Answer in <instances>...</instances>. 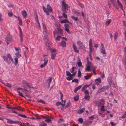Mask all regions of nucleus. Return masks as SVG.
Segmentation results:
<instances>
[{"label":"nucleus","instance_id":"10","mask_svg":"<svg viewBox=\"0 0 126 126\" xmlns=\"http://www.w3.org/2000/svg\"><path fill=\"white\" fill-rule=\"evenodd\" d=\"M23 84V86L25 88H26V86H28L29 88H30L31 87L28 84V83L26 81H24L22 82Z\"/></svg>","mask_w":126,"mask_h":126},{"label":"nucleus","instance_id":"55","mask_svg":"<svg viewBox=\"0 0 126 126\" xmlns=\"http://www.w3.org/2000/svg\"><path fill=\"white\" fill-rule=\"evenodd\" d=\"M40 126H46V124L44 122H42L41 123Z\"/></svg>","mask_w":126,"mask_h":126},{"label":"nucleus","instance_id":"22","mask_svg":"<svg viewBox=\"0 0 126 126\" xmlns=\"http://www.w3.org/2000/svg\"><path fill=\"white\" fill-rule=\"evenodd\" d=\"M15 55L16 57V58H19L21 56V55L19 53V52H16L15 53Z\"/></svg>","mask_w":126,"mask_h":126},{"label":"nucleus","instance_id":"59","mask_svg":"<svg viewBox=\"0 0 126 126\" xmlns=\"http://www.w3.org/2000/svg\"><path fill=\"white\" fill-rule=\"evenodd\" d=\"M78 80L77 79H73L72 80V82H75L76 83H78Z\"/></svg>","mask_w":126,"mask_h":126},{"label":"nucleus","instance_id":"18","mask_svg":"<svg viewBox=\"0 0 126 126\" xmlns=\"http://www.w3.org/2000/svg\"><path fill=\"white\" fill-rule=\"evenodd\" d=\"M73 47L74 51L78 53L79 52V50L77 49V47L75 45L73 44Z\"/></svg>","mask_w":126,"mask_h":126},{"label":"nucleus","instance_id":"2","mask_svg":"<svg viewBox=\"0 0 126 126\" xmlns=\"http://www.w3.org/2000/svg\"><path fill=\"white\" fill-rule=\"evenodd\" d=\"M2 57L4 59V61L7 63L8 64L10 63V61H11L12 63L13 62V60L10 54H8L6 57L3 56Z\"/></svg>","mask_w":126,"mask_h":126},{"label":"nucleus","instance_id":"38","mask_svg":"<svg viewBox=\"0 0 126 126\" xmlns=\"http://www.w3.org/2000/svg\"><path fill=\"white\" fill-rule=\"evenodd\" d=\"M77 64L78 66L79 67L82 66L81 62L79 59V61L77 62Z\"/></svg>","mask_w":126,"mask_h":126},{"label":"nucleus","instance_id":"42","mask_svg":"<svg viewBox=\"0 0 126 126\" xmlns=\"http://www.w3.org/2000/svg\"><path fill=\"white\" fill-rule=\"evenodd\" d=\"M92 39H90L89 41V46H93L92 43Z\"/></svg>","mask_w":126,"mask_h":126},{"label":"nucleus","instance_id":"63","mask_svg":"<svg viewBox=\"0 0 126 126\" xmlns=\"http://www.w3.org/2000/svg\"><path fill=\"white\" fill-rule=\"evenodd\" d=\"M8 15L9 16H11L13 14L11 12H9L8 13Z\"/></svg>","mask_w":126,"mask_h":126},{"label":"nucleus","instance_id":"17","mask_svg":"<svg viewBox=\"0 0 126 126\" xmlns=\"http://www.w3.org/2000/svg\"><path fill=\"white\" fill-rule=\"evenodd\" d=\"M117 2L118 5L120 7L121 9L123 11V7L122 4L120 2L119 0H117Z\"/></svg>","mask_w":126,"mask_h":126},{"label":"nucleus","instance_id":"51","mask_svg":"<svg viewBox=\"0 0 126 126\" xmlns=\"http://www.w3.org/2000/svg\"><path fill=\"white\" fill-rule=\"evenodd\" d=\"M89 49L90 51L91 52H92L94 50V48L93 47V46H90L89 47Z\"/></svg>","mask_w":126,"mask_h":126},{"label":"nucleus","instance_id":"7","mask_svg":"<svg viewBox=\"0 0 126 126\" xmlns=\"http://www.w3.org/2000/svg\"><path fill=\"white\" fill-rule=\"evenodd\" d=\"M100 50L101 52L104 54H106L105 50L104 48V47L102 43L101 44V46L100 47Z\"/></svg>","mask_w":126,"mask_h":126},{"label":"nucleus","instance_id":"11","mask_svg":"<svg viewBox=\"0 0 126 126\" xmlns=\"http://www.w3.org/2000/svg\"><path fill=\"white\" fill-rule=\"evenodd\" d=\"M57 33L58 34H60L62 35L63 34L62 30L59 27H58L57 28Z\"/></svg>","mask_w":126,"mask_h":126},{"label":"nucleus","instance_id":"30","mask_svg":"<svg viewBox=\"0 0 126 126\" xmlns=\"http://www.w3.org/2000/svg\"><path fill=\"white\" fill-rule=\"evenodd\" d=\"M71 17L73 20L75 21H77L79 20L78 17H75L74 16H71Z\"/></svg>","mask_w":126,"mask_h":126},{"label":"nucleus","instance_id":"39","mask_svg":"<svg viewBox=\"0 0 126 126\" xmlns=\"http://www.w3.org/2000/svg\"><path fill=\"white\" fill-rule=\"evenodd\" d=\"M52 80V78H50L48 80V87H49L50 86V84Z\"/></svg>","mask_w":126,"mask_h":126},{"label":"nucleus","instance_id":"27","mask_svg":"<svg viewBox=\"0 0 126 126\" xmlns=\"http://www.w3.org/2000/svg\"><path fill=\"white\" fill-rule=\"evenodd\" d=\"M76 69V67H73L72 68V69L70 70L71 72L73 74L74 73H75V75L77 73V72L75 71L74 69Z\"/></svg>","mask_w":126,"mask_h":126},{"label":"nucleus","instance_id":"57","mask_svg":"<svg viewBox=\"0 0 126 126\" xmlns=\"http://www.w3.org/2000/svg\"><path fill=\"white\" fill-rule=\"evenodd\" d=\"M95 80L96 81L99 83H101V79L100 78H99L97 79H95Z\"/></svg>","mask_w":126,"mask_h":126},{"label":"nucleus","instance_id":"6","mask_svg":"<svg viewBox=\"0 0 126 126\" xmlns=\"http://www.w3.org/2000/svg\"><path fill=\"white\" fill-rule=\"evenodd\" d=\"M64 29L66 32L69 34H70V32L69 31V25L68 24H65L64 25Z\"/></svg>","mask_w":126,"mask_h":126},{"label":"nucleus","instance_id":"25","mask_svg":"<svg viewBox=\"0 0 126 126\" xmlns=\"http://www.w3.org/2000/svg\"><path fill=\"white\" fill-rule=\"evenodd\" d=\"M63 13L62 14L63 16L65 18H67V16L65 14L67 12L66 10H63Z\"/></svg>","mask_w":126,"mask_h":126},{"label":"nucleus","instance_id":"45","mask_svg":"<svg viewBox=\"0 0 126 126\" xmlns=\"http://www.w3.org/2000/svg\"><path fill=\"white\" fill-rule=\"evenodd\" d=\"M91 75H88L84 76L85 78L86 79H88L89 78L91 77Z\"/></svg>","mask_w":126,"mask_h":126},{"label":"nucleus","instance_id":"64","mask_svg":"<svg viewBox=\"0 0 126 126\" xmlns=\"http://www.w3.org/2000/svg\"><path fill=\"white\" fill-rule=\"evenodd\" d=\"M63 121V120L62 119H60L58 120V123H61Z\"/></svg>","mask_w":126,"mask_h":126},{"label":"nucleus","instance_id":"37","mask_svg":"<svg viewBox=\"0 0 126 126\" xmlns=\"http://www.w3.org/2000/svg\"><path fill=\"white\" fill-rule=\"evenodd\" d=\"M22 91L26 94H27L29 92L28 91L25 89H23Z\"/></svg>","mask_w":126,"mask_h":126},{"label":"nucleus","instance_id":"4","mask_svg":"<svg viewBox=\"0 0 126 126\" xmlns=\"http://www.w3.org/2000/svg\"><path fill=\"white\" fill-rule=\"evenodd\" d=\"M11 36L9 34H8L5 39V41L8 45L11 42Z\"/></svg>","mask_w":126,"mask_h":126},{"label":"nucleus","instance_id":"50","mask_svg":"<svg viewBox=\"0 0 126 126\" xmlns=\"http://www.w3.org/2000/svg\"><path fill=\"white\" fill-rule=\"evenodd\" d=\"M79 96L78 95H76L74 97V99L75 101H77L79 100Z\"/></svg>","mask_w":126,"mask_h":126},{"label":"nucleus","instance_id":"24","mask_svg":"<svg viewBox=\"0 0 126 126\" xmlns=\"http://www.w3.org/2000/svg\"><path fill=\"white\" fill-rule=\"evenodd\" d=\"M61 44L63 47H66L65 42L64 41H62L61 43Z\"/></svg>","mask_w":126,"mask_h":126},{"label":"nucleus","instance_id":"3","mask_svg":"<svg viewBox=\"0 0 126 126\" xmlns=\"http://www.w3.org/2000/svg\"><path fill=\"white\" fill-rule=\"evenodd\" d=\"M62 11H63V10H68V8L70 7V6L68 4H66L64 1H63L62 2Z\"/></svg>","mask_w":126,"mask_h":126},{"label":"nucleus","instance_id":"58","mask_svg":"<svg viewBox=\"0 0 126 126\" xmlns=\"http://www.w3.org/2000/svg\"><path fill=\"white\" fill-rule=\"evenodd\" d=\"M78 3L79 6L81 8H83L84 7V6L82 4H81L79 2H78Z\"/></svg>","mask_w":126,"mask_h":126},{"label":"nucleus","instance_id":"15","mask_svg":"<svg viewBox=\"0 0 126 126\" xmlns=\"http://www.w3.org/2000/svg\"><path fill=\"white\" fill-rule=\"evenodd\" d=\"M43 27L44 29V32L45 33V34H47V32L46 26L45 24L43 23Z\"/></svg>","mask_w":126,"mask_h":126},{"label":"nucleus","instance_id":"43","mask_svg":"<svg viewBox=\"0 0 126 126\" xmlns=\"http://www.w3.org/2000/svg\"><path fill=\"white\" fill-rule=\"evenodd\" d=\"M17 92L18 93V95H19L23 97H25L24 96H23V94L22 93H21L19 91H17Z\"/></svg>","mask_w":126,"mask_h":126},{"label":"nucleus","instance_id":"52","mask_svg":"<svg viewBox=\"0 0 126 126\" xmlns=\"http://www.w3.org/2000/svg\"><path fill=\"white\" fill-rule=\"evenodd\" d=\"M105 100L104 99H102L100 101V104H101L104 105L105 104Z\"/></svg>","mask_w":126,"mask_h":126},{"label":"nucleus","instance_id":"60","mask_svg":"<svg viewBox=\"0 0 126 126\" xmlns=\"http://www.w3.org/2000/svg\"><path fill=\"white\" fill-rule=\"evenodd\" d=\"M70 105V102H68L65 106V108H67L69 107Z\"/></svg>","mask_w":126,"mask_h":126},{"label":"nucleus","instance_id":"53","mask_svg":"<svg viewBox=\"0 0 126 126\" xmlns=\"http://www.w3.org/2000/svg\"><path fill=\"white\" fill-rule=\"evenodd\" d=\"M104 91L102 89V88L99 89L97 92L98 93H100L101 92Z\"/></svg>","mask_w":126,"mask_h":126},{"label":"nucleus","instance_id":"29","mask_svg":"<svg viewBox=\"0 0 126 126\" xmlns=\"http://www.w3.org/2000/svg\"><path fill=\"white\" fill-rule=\"evenodd\" d=\"M17 18L18 20L19 21V24L20 25H22V22L21 19L19 16H18Z\"/></svg>","mask_w":126,"mask_h":126},{"label":"nucleus","instance_id":"44","mask_svg":"<svg viewBox=\"0 0 126 126\" xmlns=\"http://www.w3.org/2000/svg\"><path fill=\"white\" fill-rule=\"evenodd\" d=\"M37 102L39 103H42L43 104H45V101L42 100H38Z\"/></svg>","mask_w":126,"mask_h":126},{"label":"nucleus","instance_id":"62","mask_svg":"<svg viewBox=\"0 0 126 126\" xmlns=\"http://www.w3.org/2000/svg\"><path fill=\"white\" fill-rule=\"evenodd\" d=\"M126 117V112H125L121 117L122 118H125Z\"/></svg>","mask_w":126,"mask_h":126},{"label":"nucleus","instance_id":"1","mask_svg":"<svg viewBox=\"0 0 126 126\" xmlns=\"http://www.w3.org/2000/svg\"><path fill=\"white\" fill-rule=\"evenodd\" d=\"M93 66L92 63L89 61L88 58L87 59V65H86L85 70L86 71L89 72L92 69Z\"/></svg>","mask_w":126,"mask_h":126},{"label":"nucleus","instance_id":"21","mask_svg":"<svg viewBox=\"0 0 126 126\" xmlns=\"http://www.w3.org/2000/svg\"><path fill=\"white\" fill-rule=\"evenodd\" d=\"M47 10L50 12H52V8L50 5L48 4L47 6Z\"/></svg>","mask_w":126,"mask_h":126},{"label":"nucleus","instance_id":"28","mask_svg":"<svg viewBox=\"0 0 126 126\" xmlns=\"http://www.w3.org/2000/svg\"><path fill=\"white\" fill-rule=\"evenodd\" d=\"M81 87L82 86L81 85H80L75 88L74 90L75 93H76L78 90H79L81 88Z\"/></svg>","mask_w":126,"mask_h":126},{"label":"nucleus","instance_id":"5","mask_svg":"<svg viewBox=\"0 0 126 126\" xmlns=\"http://www.w3.org/2000/svg\"><path fill=\"white\" fill-rule=\"evenodd\" d=\"M6 119L7 120V122L8 123L15 124H18V123H20L19 122L17 121H13L8 119Z\"/></svg>","mask_w":126,"mask_h":126},{"label":"nucleus","instance_id":"35","mask_svg":"<svg viewBox=\"0 0 126 126\" xmlns=\"http://www.w3.org/2000/svg\"><path fill=\"white\" fill-rule=\"evenodd\" d=\"M3 83L4 84V85L7 86L9 88H11L12 87V85L8 83Z\"/></svg>","mask_w":126,"mask_h":126},{"label":"nucleus","instance_id":"46","mask_svg":"<svg viewBox=\"0 0 126 126\" xmlns=\"http://www.w3.org/2000/svg\"><path fill=\"white\" fill-rule=\"evenodd\" d=\"M81 74L80 70L78 71V76L79 77H81Z\"/></svg>","mask_w":126,"mask_h":126},{"label":"nucleus","instance_id":"8","mask_svg":"<svg viewBox=\"0 0 126 126\" xmlns=\"http://www.w3.org/2000/svg\"><path fill=\"white\" fill-rule=\"evenodd\" d=\"M44 63L42 64L41 65H40V67L41 68H42L43 67H45L46 65L48 62L47 59L45 58L44 59Z\"/></svg>","mask_w":126,"mask_h":126},{"label":"nucleus","instance_id":"61","mask_svg":"<svg viewBox=\"0 0 126 126\" xmlns=\"http://www.w3.org/2000/svg\"><path fill=\"white\" fill-rule=\"evenodd\" d=\"M18 115L19 116H21L22 117L24 118H26V115L20 114H19Z\"/></svg>","mask_w":126,"mask_h":126},{"label":"nucleus","instance_id":"56","mask_svg":"<svg viewBox=\"0 0 126 126\" xmlns=\"http://www.w3.org/2000/svg\"><path fill=\"white\" fill-rule=\"evenodd\" d=\"M45 121L47 123H49L51 122V120L49 118H47L45 120Z\"/></svg>","mask_w":126,"mask_h":126},{"label":"nucleus","instance_id":"23","mask_svg":"<svg viewBox=\"0 0 126 126\" xmlns=\"http://www.w3.org/2000/svg\"><path fill=\"white\" fill-rule=\"evenodd\" d=\"M111 19H108L107 20L105 24V25L106 26H108L110 24V22H111Z\"/></svg>","mask_w":126,"mask_h":126},{"label":"nucleus","instance_id":"19","mask_svg":"<svg viewBox=\"0 0 126 126\" xmlns=\"http://www.w3.org/2000/svg\"><path fill=\"white\" fill-rule=\"evenodd\" d=\"M44 12L46 13L47 15H48L49 14V13L47 11V10L46 8L44 6H42Z\"/></svg>","mask_w":126,"mask_h":126},{"label":"nucleus","instance_id":"9","mask_svg":"<svg viewBox=\"0 0 126 126\" xmlns=\"http://www.w3.org/2000/svg\"><path fill=\"white\" fill-rule=\"evenodd\" d=\"M77 44L80 47L83 48L84 47V44L80 41H77Z\"/></svg>","mask_w":126,"mask_h":126},{"label":"nucleus","instance_id":"20","mask_svg":"<svg viewBox=\"0 0 126 126\" xmlns=\"http://www.w3.org/2000/svg\"><path fill=\"white\" fill-rule=\"evenodd\" d=\"M44 12L46 13L47 15H48L49 14V13L47 11V10L46 8L44 6H42Z\"/></svg>","mask_w":126,"mask_h":126},{"label":"nucleus","instance_id":"16","mask_svg":"<svg viewBox=\"0 0 126 126\" xmlns=\"http://www.w3.org/2000/svg\"><path fill=\"white\" fill-rule=\"evenodd\" d=\"M66 73L67 76L68 77H69V76H73L75 75V73L71 74L70 72L68 71H66Z\"/></svg>","mask_w":126,"mask_h":126},{"label":"nucleus","instance_id":"12","mask_svg":"<svg viewBox=\"0 0 126 126\" xmlns=\"http://www.w3.org/2000/svg\"><path fill=\"white\" fill-rule=\"evenodd\" d=\"M51 58L53 60L54 59L56 55L57 54L56 53H53L51 52Z\"/></svg>","mask_w":126,"mask_h":126},{"label":"nucleus","instance_id":"49","mask_svg":"<svg viewBox=\"0 0 126 126\" xmlns=\"http://www.w3.org/2000/svg\"><path fill=\"white\" fill-rule=\"evenodd\" d=\"M78 121L79 122L81 123H82L83 121L82 118H79L78 120Z\"/></svg>","mask_w":126,"mask_h":126},{"label":"nucleus","instance_id":"26","mask_svg":"<svg viewBox=\"0 0 126 126\" xmlns=\"http://www.w3.org/2000/svg\"><path fill=\"white\" fill-rule=\"evenodd\" d=\"M92 122L91 121L88 120L85 121L84 122V123L87 125H90L91 124Z\"/></svg>","mask_w":126,"mask_h":126},{"label":"nucleus","instance_id":"40","mask_svg":"<svg viewBox=\"0 0 126 126\" xmlns=\"http://www.w3.org/2000/svg\"><path fill=\"white\" fill-rule=\"evenodd\" d=\"M73 76H69V77H66V79L68 80H70L73 79Z\"/></svg>","mask_w":126,"mask_h":126},{"label":"nucleus","instance_id":"36","mask_svg":"<svg viewBox=\"0 0 126 126\" xmlns=\"http://www.w3.org/2000/svg\"><path fill=\"white\" fill-rule=\"evenodd\" d=\"M102 88V89H103V90L104 91L108 89L109 88V87L108 85H107L103 86Z\"/></svg>","mask_w":126,"mask_h":126},{"label":"nucleus","instance_id":"31","mask_svg":"<svg viewBox=\"0 0 126 126\" xmlns=\"http://www.w3.org/2000/svg\"><path fill=\"white\" fill-rule=\"evenodd\" d=\"M90 97L89 95H85L84 98L85 99L88 100L90 99Z\"/></svg>","mask_w":126,"mask_h":126},{"label":"nucleus","instance_id":"54","mask_svg":"<svg viewBox=\"0 0 126 126\" xmlns=\"http://www.w3.org/2000/svg\"><path fill=\"white\" fill-rule=\"evenodd\" d=\"M84 93L85 94V95H89V93L87 90H85L84 91Z\"/></svg>","mask_w":126,"mask_h":126},{"label":"nucleus","instance_id":"47","mask_svg":"<svg viewBox=\"0 0 126 126\" xmlns=\"http://www.w3.org/2000/svg\"><path fill=\"white\" fill-rule=\"evenodd\" d=\"M15 64L16 65L18 63V59L17 58H15Z\"/></svg>","mask_w":126,"mask_h":126},{"label":"nucleus","instance_id":"34","mask_svg":"<svg viewBox=\"0 0 126 126\" xmlns=\"http://www.w3.org/2000/svg\"><path fill=\"white\" fill-rule=\"evenodd\" d=\"M85 110V109L84 108H83L82 109H81L78 111V113L79 114L81 113L84 112Z\"/></svg>","mask_w":126,"mask_h":126},{"label":"nucleus","instance_id":"48","mask_svg":"<svg viewBox=\"0 0 126 126\" xmlns=\"http://www.w3.org/2000/svg\"><path fill=\"white\" fill-rule=\"evenodd\" d=\"M25 48L26 49V50L24 52V53L25 56L26 57V53L28 51V48L26 47H25Z\"/></svg>","mask_w":126,"mask_h":126},{"label":"nucleus","instance_id":"41","mask_svg":"<svg viewBox=\"0 0 126 126\" xmlns=\"http://www.w3.org/2000/svg\"><path fill=\"white\" fill-rule=\"evenodd\" d=\"M69 22L68 20L67 19H64L61 21V23H66Z\"/></svg>","mask_w":126,"mask_h":126},{"label":"nucleus","instance_id":"32","mask_svg":"<svg viewBox=\"0 0 126 126\" xmlns=\"http://www.w3.org/2000/svg\"><path fill=\"white\" fill-rule=\"evenodd\" d=\"M11 108L12 109H11L12 110V113H14L16 114H17V112L15 111L16 110V107H13L12 108Z\"/></svg>","mask_w":126,"mask_h":126},{"label":"nucleus","instance_id":"13","mask_svg":"<svg viewBox=\"0 0 126 126\" xmlns=\"http://www.w3.org/2000/svg\"><path fill=\"white\" fill-rule=\"evenodd\" d=\"M107 80L109 82V84L110 87H111V85L112 84V79L111 78L109 77L108 78V79Z\"/></svg>","mask_w":126,"mask_h":126},{"label":"nucleus","instance_id":"14","mask_svg":"<svg viewBox=\"0 0 126 126\" xmlns=\"http://www.w3.org/2000/svg\"><path fill=\"white\" fill-rule=\"evenodd\" d=\"M21 14L24 18H25L26 17L27 14L25 11V10L22 11H21Z\"/></svg>","mask_w":126,"mask_h":126},{"label":"nucleus","instance_id":"33","mask_svg":"<svg viewBox=\"0 0 126 126\" xmlns=\"http://www.w3.org/2000/svg\"><path fill=\"white\" fill-rule=\"evenodd\" d=\"M11 108L12 109H11L12 110V113H14L16 114H17V112L15 111L16 110V107H13L12 108Z\"/></svg>","mask_w":126,"mask_h":126}]
</instances>
